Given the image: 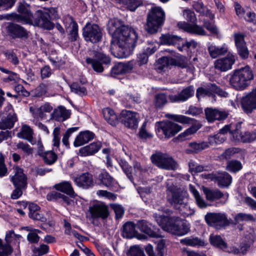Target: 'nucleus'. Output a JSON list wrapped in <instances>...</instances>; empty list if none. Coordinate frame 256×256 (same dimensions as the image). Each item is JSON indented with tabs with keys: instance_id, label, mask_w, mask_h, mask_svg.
<instances>
[{
	"instance_id": "nucleus-1",
	"label": "nucleus",
	"mask_w": 256,
	"mask_h": 256,
	"mask_svg": "<svg viewBox=\"0 0 256 256\" xmlns=\"http://www.w3.org/2000/svg\"><path fill=\"white\" fill-rule=\"evenodd\" d=\"M118 20L112 21L108 27L112 37L110 50L116 57L122 58L129 56L135 47L138 36L134 28L128 26H119Z\"/></svg>"
},
{
	"instance_id": "nucleus-2",
	"label": "nucleus",
	"mask_w": 256,
	"mask_h": 256,
	"mask_svg": "<svg viewBox=\"0 0 256 256\" xmlns=\"http://www.w3.org/2000/svg\"><path fill=\"white\" fill-rule=\"evenodd\" d=\"M154 217L158 225L165 231L178 236H183L190 230L186 222L178 216H168L154 213Z\"/></svg>"
},
{
	"instance_id": "nucleus-3",
	"label": "nucleus",
	"mask_w": 256,
	"mask_h": 256,
	"mask_svg": "<svg viewBox=\"0 0 256 256\" xmlns=\"http://www.w3.org/2000/svg\"><path fill=\"white\" fill-rule=\"evenodd\" d=\"M254 78L253 72L248 66L236 70L230 75L229 82L232 88L238 91H242L250 84Z\"/></svg>"
},
{
	"instance_id": "nucleus-4",
	"label": "nucleus",
	"mask_w": 256,
	"mask_h": 256,
	"mask_svg": "<svg viewBox=\"0 0 256 256\" xmlns=\"http://www.w3.org/2000/svg\"><path fill=\"white\" fill-rule=\"evenodd\" d=\"M165 14L160 7L152 8L147 15V22L145 26L146 30L150 34H155L163 24Z\"/></svg>"
},
{
	"instance_id": "nucleus-5",
	"label": "nucleus",
	"mask_w": 256,
	"mask_h": 256,
	"mask_svg": "<svg viewBox=\"0 0 256 256\" xmlns=\"http://www.w3.org/2000/svg\"><path fill=\"white\" fill-rule=\"evenodd\" d=\"M152 163L158 168L168 170H174L178 167L176 162L169 154L160 152L150 156Z\"/></svg>"
},
{
	"instance_id": "nucleus-6",
	"label": "nucleus",
	"mask_w": 256,
	"mask_h": 256,
	"mask_svg": "<svg viewBox=\"0 0 256 256\" xmlns=\"http://www.w3.org/2000/svg\"><path fill=\"white\" fill-rule=\"evenodd\" d=\"M82 35L86 42L98 43L102 40V30L96 24L88 22L82 28Z\"/></svg>"
},
{
	"instance_id": "nucleus-7",
	"label": "nucleus",
	"mask_w": 256,
	"mask_h": 256,
	"mask_svg": "<svg viewBox=\"0 0 256 256\" xmlns=\"http://www.w3.org/2000/svg\"><path fill=\"white\" fill-rule=\"evenodd\" d=\"M206 224L216 230H220L230 224L226 214L220 212H208L204 216Z\"/></svg>"
},
{
	"instance_id": "nucleus-8",
	"label": "nucleus",
	"mask_w": 256,
	"mask_h": 256,
	"mask_svg": "<svg viewBox=\"0 0 256 256\" xmlns=\"http://www.w3.org/2000/svg\"><path fill=\"white\" fill-rule=\"evenodd\" d=\"M31 23L28 24L37 26L44 29L52 30L54 28V24L51 22V18L47 12L38 10L36 11Z\"/></svg>"
},
{
	"instance_id": "nucleus-9",
	"label": "nucleus",
	"mask_w": 256,
	"mask_h": 256,
	"mask_svg": "<svg viewBox=\"0 0 256 256\" xmlns=\"http://www.w3.org/2000/svg\"><path fill=\"white\" fill-rule=\"evenodd\" d=\"M92 54L93 58H88L86 62L91 64L94 70L98 72H102L104 70L102 64L108 65L110 64V58L105 54L98 51H93Z\"/></svg>"
},
{
	"instance_id": "nucleus-10",
	"label": "nucleus",
	"mask_w": 256,
	"mask_h": 256,
	"mask_svg": "<svg viewBox=\"0 0 256 256\" xmlns=\"http://www.w3.org/2000/svg\"><path fill=\"white\" fill-rule=\"evenodd\" d=\"M17 10L18 14L12 13V19L16 22L28 24L31 23L33 15L31 12L29 5L25 2L18 3Z\"/></svg>"
},
{
	"instance_id": "nucleus-11",
	"label": "nucleus",
	"mask_w": 256,
	"mask_h": 256,
	"mask_svg": "<svg viewBox=\"0 0 256 256\" xmlns=\"http://www.w3.org/2000/svg\"><path fill=\"white\" fill-rule=\"evenodd\" d=\"M168 201L170 205L176 210L185 201L184 192L182 189L174 185L168 188Z\"/></svg>"
},
{
	"instance_id": "nucleus-12",
	"label": "nucleus",
	"mask_w": 256,
	"mask_h": 256,
	"mask_svg": "<svg viewBox=\"0 0 256 256\" xmlns=\"http://www.w3.org/2000/svg\"><path fill=\"white\" fill-rule=\"evenodd\" d=\"M138 116L136 112L123 110L120 112V120L125 126L135 130L138 126Z\"/></svg>"
},
{
	"instance_id": "nucleus-13",
	"label": "nucleus",
	"mask_w": 256,
	"mask_h": 256,
	"mask_svg": "<svg viewBox=\"0 0 256 256\" xmlns=\"http://www.w3.org/2000/svg\"><path fill=\"white\" fill-rule=\"evenodd\" d=\"M240 103L244 112L248 114L256 110V88L243 96Z\"/></svg>"
},
{
	"instance_id": "nucleus-14",
	"label": "nucleus",
	"mask_w": 256,
	"mask_h": 256,
	"mask_svg": "<svg viewBox=\"0 0 256 256\" xmlns=\"http://www.w3.org/2000/svg\"><path fill=\"white\" fill-rule=\"evenodd\" d=\"M182 129V128L180 126L170 121L158 122V132H162L166 138L173 136Z\"/></svg>"
},
{
	"instance_id": "nucleus-15",
	"label": "nucleus",
	"mask_w": 256,
	"mask_h": 256,
	"mask_svg": "<svg viewBox=\"0 0 256 256\" xmlns=\"http://www.w3.org/2000/svg\"><path fill=\"white\" fill-rule=\"evenodd\" d=\"M8 35L13 39H26L28 37V32L22 26L10 22L6 28Z\"/></svg>"
},
{
	"instance_id": "nucleus-16",
	"label": "nucleus",
	"mask_w": 256,
	"mask_h": 256,
	"mask_svg": "<svg viewBox=\"0 0 256 256\" xmlns=\"http://www.w3.org/2000/svg\"><path fill=\"white\" fill-rule=\"evenodd\" d=\"M89 212L94 219L101 218L104 220L110 214L108 206L102 202H98L89 207Z\"/></svg>"
},
{
	"instance_id": "nucleus-17",
	"label": "nucleus",
	"mask_w": 256,
	"mask_h": 256,
	"mask_svg": "<svg viewBox=\"0 0 256 256\" xmlns=\"http://www.w3.org/2000/svg\"><path fill=\"white\" fill-rule=\"evenodd\" d=\"M234 36L238 54L242 59H247L248 58L249 51L244 41V36L240 34H236Z\"/></svg>"
},
{
	"instance_id": "nucleus-18",
	"label": "nucleus",
	"mask_w": 256,
	"mask_h": 256,
	"mask_svg": "<svg viewBox=\"0 0 256 256\" xmlns=\"http://www.w3.org/2000/svg\"><path fill=\"white\" fill-rule=\"evenodd\" d=\"M20 236L14 234L12 230H10L6 232L5 240L6 244H3L2 240L0 239V256H8L12 252V248L10 245L12 241V238H19Z\"/></svg>"
},
{
	"instance_id": "nucleus-19",
	"label": "nucleus",
	"mask_w": 256,
	"mask_h": 256,
	"mask_svg": "<svg viewBox=\"0 0 256 256\" xmlns=\"http://www.w3.org/2000/svg\"><path fill=\"white\" fill-rule=\"evenodd\" d=\"M72 179L78 187L84 189H88L92 188L94 184L93 176L88 172H84L77 176L73 177Z\"/></svg>"
},
{
	"instance_id": "nucleus-20",
	"label": "nucleus",
	"mask_w": 256,
	"mask_h": 256,
	"mask_svg": "<svg viewBox=\"0 0 256 256\" xmlns=\"http://www.w3.org/2000/svg\"><path fill=\"white\" fill-rule=\"evenodd\" d=\"M136 226L137 229L141 232L151 237L158 238L159 236V234L158 232V229L146 220H138L136 224Z\"/></svg>"
},
{
	"instance_id": "nucleus-21",
	"label": "nucleus",
	"mask_w": 256,
	"mask_h": 256,
	"mask_svg": "<svg viewBox=\"0 0 256 256\" xmlns=\"http://www.w3.org/2000/svg\"><path fill=\"white\" fill-rule=\"evenodd\" d=\"M206 118L210 122L215 120H225L228 116V113L226 112L221 111L216 108H207L204 110Z\"/></svg>"
},
{
	"instance_id": "nucleus-22",
	"label": "nucleus",
	"mask_w": 256,
	"mask_h": 256,
	"mask_svg": "<svg viewBox=\"0 0 256 256\" xmlns=\"http://www.w3.org/2000/svg\"><path fill=\"white\" fill-rule=\"evenodd\" d=\"M241 125L240 123L236 124V132H234V140L241 141L244 142H250L256 140V131L244 133L240 132Z\"/></svg>"
},
{
	"instance_id": "nucleus-23",
	"label": "nucleus",
	"mask_w": 256,
	"mask_h": 256,
	"mask_svg": "<svg viewBox=\"0 0 256 256\" xmlns=\"http://www.w3.org/2000/svg\"><path fill=\"white\" fill-rule=\"evenodd\" d=\"M194 94L193 86H190L184 88L177 95L169 96V99L172 102H185L192 97Z\"/></svg>"
},
{
	"instance_id": "nucleus-24",
	"label": "nucleus",
	"mask_w": 256,
	"mask_h": 256,
	"mask_svg": "<svg viewBox=\"0 0 256 256\" xmlns=\"http://www.w3.org/2000/svg\"><path fill=\"white\" fill-rule=\"evenodd\" d=\"M235 62L233 56H228L226 57L218 59L214 62V68L222 72H226L232 68Z\"/></svg>"
},
{
	"instance_id": "nucleus-25",
	"label": "nucleus",
	"mask_w": 256,
	"mask_h": 256,
	"mask_svg": "<svg viewBox=\"0 0 256 256\" xmlns=\"http://www.w3.org/2000/svg\"><path fill=\"white\" fill-rule=\"evenodd\" d=\"M178 28L190 34L200 36L206 35V32L202 27L197 24H191L185 22H180L177 24Z\"/></svg>"
},
{
	"instance_id": "nucleus-26",
	"label": "nucleus",
	"mask_w": 256,
	"mask_h": 256,
	"mask_svg": "<svg viewBox=\"0 0 256 256\" xmlns=\"http://www.w3.org/2000/svg\"><path fill=\"white\" fill-rule=\"evenodd\" d=\"M15 170V174L12 178L14 186L26 188L27 184L26 177L24 174L23 170L17 166Z\"/></svg>"
},
{
	"instance_id": "nucleus-27",
	"label": "nucleus",
	"mask_w": 256,
	"mask_h": 256,
	"mask_svg": "<svg viewBox=\"0 0 256 256\" xmlns=\"http://www.w3.org/2000/svg\"><path fill=\"white\" fill-rule=\"evenodd\" d=\"M54 188L57 190L62 192L71 198H74L76 196L74 188L70 182L68 181H63L58 184H56Z\"/></svg>"
},
{
	"instance_id": "nucleus-28",
	"label": "nucleus",
	"mask_w": 256,
	"mask_h": 256,
	"mask_svg": "<svg viewBox=\"0 0 256 256\" xmlns=\"http://www.w3.org/2000/svg\"><path fill=\"white\" fill-rule=\"evenodd\" d=\"M208 50L210 56L212 58H216L226 54L228 48L226 46L219 47L212 44H208Z\"/></svg>"
},
{
	"instance_id": "nucleus-29",
	"label": "nucleus",
	"mask_w": 256,
	"mask_h": 256,
	"mask_svg": "<svg viewBox=\"0 0 256 256\" xmlns=\"http://www.w3.org/2000/svg\"><path fill=\"white\" fill-rule=\"evenodd\" d=\"M100 184L112 190L116 184L115 180L106 172L100 174L98 178Z\"/></svg>"
},
{
	"instance_id": "nucleus-30",
	"label": "nucleus",
	"mask_w": 256,
	"mask_h": 256,
	"mask_svg": "<svg viewBox=\"0 0 256 256\" xmlns=\"http://www.w3.org/2000/svg\"><path fill=\"white\" fill-rule=\"evenodd\" d=\"M70 112L69 110L66 109L64 106H59L57 109H55L52 114V118L58 122H63L68 118L70 116Z\"/></svg>"
},
{
	"instance_id": "nucleus-31",
	"label": "nucleus",
	"mask_w": 256,
	"mask_h": 256,
	"mask_svg": "<svg viewBox=\"0 0 256 256\" xmlns=\"http://www.w3.org/2000/svg\"><path fill=\"white\" fill-rule=\"evenodd\" d=\"M94 138V134L90 131H84L81 132L76 138L74 144L76 147L82 146L89 141L92 140Z\"/></svg>"
},
{
	"instance_id": "nucleus-32",
	"label": "nucleus",
	"mask_w": 256,
	"mask_h": 256,
	"mask_svg": "<svg viewBox=\"0 0 256 256\" xmlns=\"http://www.w3.org/2000/svg\"><path fill=\"white\" fill-rule=\"evenodd\" d=\"M64 23H68L72 26V30L70 32L69 40L71 42L76 41L78 38V26L77 23L74 20L71 16H67L64 20Z\"/></svg>"
},
{
	"instance_id": "nucleus-33",
	"label": "nucleus",
	"mask_w": 256,
	"mask_h": 256,
	"mask_svg": "<svg viewBox=\"0 0 256 256\" xmlns=\"http://www.w3.org/2000/svg\"><path fill=\"white\" fill-rule=\"evenodd\" d=\"M100 147L101 144L100 142H92L80 148L79 154L84 156L92 155L98 152Z\"/></svg>"
},
{
	"instance_id": "nucleus-34",
	"label": "nucleus",
	"mask_w": 256,
	"mask_h": 256,
	"mask_svg": "<svg viewBox=\"0 0 256 256\" xmlns=\"http://www.w3.org/2000/svg\"><path fill=\"white\" fill-rule=\"evenodd\" d=\"M216 182L219 187L228 188L232 182V178L227 172H218L217 174Z\"/></svg>"
},
{
	"instance_id": "nucleus-35",
	"label": "nucleus",
	"mask_w": 256,
	"mask_h": 256,
	"mask_svg": "<svg viewBox=\"0 0 256 256\" xmlns=\"http://www.w3.org/2000/svg\"><path fill=\"white\" fill-rule=\"evenodd\" d=\"M136 224L131 222H126L123 226L122 236L128 238H132L137 235Z\"/></svg>"
},
{
	"instance_id": "nucleus-36",
	"label": "nucleus",
	"mask_w": 256,
	"mask_h": 256,
	"mask_svg": "<svg viewBox=\"0 0 256 256\" xmlns=\"http://www.w3.org/2000/svg\"><path fill=\"white\" fill-rule=\"evenodd\" d=\"M52 110V106L48 102H46L38 108L30 107V111L34 118H42L44 112H50Z\"/></svg>"
},
{
	"instance_id": "nucleus-37",
	"label": "nucleus",
	"mask_w": 256,
	"mask_h": 256,
	"mask_svg": "<svg viewBox=\"0 0 256 256\" xmlns=\"http://www.w3.org/2000/svg\"><path fill=\"white\" fill-rule=\"evenodd\" d=\"M203 192L206 195L207 200L213 202L216 200L221 198L224 194L218 189L212 190L208 188L204 187Z\"/></svg>"
},
{
	"instance_id": "nucleus-38",
	"label": "nucleus",
	"mask_w": 256,
	"mask_h": 256,
	"mask_svg": "<svg viewBox=\"0 0 256 256\" xmlns=\"http://www.w3.org/2000/svg\"><path fill=\"white\" fill-rule=\"evenodd\" d=\"M16 120L17 116L16 114H9L6 118L0 121V130L10 129L14 126Z\"/></svg>"
},
{
	"instance_id": "nucleus-39",
	"label": "nucleus",
	"mask_w": 256,
	"mask_h": 256,
	"mask_svg": "<svg viewBox=\"0 0 256 256\" xmlns=\"http://www.w3.org/2000/svg\"><path fill=\"white\" fill-rule=\"evenodd\" d=\"M102 114L105 120L112 126H116L118 118L114 111L110 108H104Z\"/></svg>"
},
{
	"instance_id": "nucleus-40",
	"label": "nucleus",
	"mask_w": 256,
	"mask_h": 256,
	"mask_svg": "<svg viewBox=\"0 0 256 256\" xmlns=\"http://www.w3.org/2000/svg\"><path fill=\"white\" fill-rule=\"evenodd\" d=\"M206 96H215L213 94V84H208L206 88L199 87L196 92V96L199 100L201 97Z\"/></svg>"
},
{
	"instance_id": "nucleus-41",
	"label": "nucleus",
	"mask_w": 256,
	"mask_h": 256,
	"mask_svg": "<svg viewBox=\"0 0 256 256\" xmlns=\"http://www.w3.org/2000/svg\"><path fill=\"white\" fill-rule=\"evenodd\" d=\"M192 6L194 10L197 12L200 13L201 15L207 16L211 19L214 18V15L210 12L207 8L204 5L202 2L200 1L194 2Z\"/></svg>"
},
{
	"instance_id": "nucleus-42",
	"label": "nucleus",
	"mask_w": 256,
	"mask_h": 256,
	"mask_svg": "<svg viewBox=\"0 0 256 256\" xmlns=\"http://www.w3.org/2000/svg\"><path fill=\"white\" fill-rule=\"evenodd\" d=\"M176 210L182 216L186 218L192 216L195 213V210L192 208L186 202L183 203Z\"/></svg>"
},
{
	"instance_id": "nucleus-43",
	"label": "nucleus",
	"mask_w": 256,
	"mask_h": 256,
	"mask_svg": "<svg viewBox=\"0 0 256 256\" xmlns=\"http://www.w3.org/2000/svg\"><path fill=\"white\" fill-rule=\"evenodd\" d=\"M256 218L251 214L240 212L234 218V224H236L242 222H255Z\"/></svg>"
},
{
	"instance_id": "nucleus-44",
	"label": "nucleus",
	"mask_w": 256,
	"mask_h": 256,
	"mask_svg": "<svg viewBox=\"0 0 256 256\" xmlns=\"http://www.w3.org/2000/svg\"><path fill=\"white\" fill-rule=\"evenodd\" d=\"M118 3L122 4L130 11L135 10L142 2L138 0H115Z\"/></svg>"
},
{
	"instance_id": "nucleus-45",
	"label": "nucleus",
	"mask_w": 256,
	"mask_h": 256,
	"mask_svg": "<svg viewBox=\"0 0 256 256\" xmlns=\"http://www.w3.org/2000/svg\"><path fill=\"white\" fill-rule=\"evenodd\" d=\"M170 60L171 66H177L182 68H186L188 65L187 58L182 56H177L176 58H171Z\"/></svg>"
},
{
	"instance_id": "nucleus-46",
	"label": "nucleus",
	"mask_w": 256,
	"mask_h": 256,
	"mask_svg": "<svg viewBox=\"0 0 256 256\" xmlns=\"http://www.w3.org/2000/svg\"><path fill=\"white\" fill-rule=\"evenodd\" d=\"M44 162L48 165H51L56 162L58 159L57 154L54 152L50 150L44 152L41 156Z\"/></svg>"
},
{
	"instance_id": "nucleus-47",
	"label": "nucleus",
	"mask_w": 256,
	"mask_h": 256,
	"mask_svg": "<svg viewBox=\"0 0 256 256\" xmlns=\"http://www.w3.org/2000/svg\"><path fill=\"white\" fill-rule=\"evenodd\" d=\"M167 102V96L166 94L159 93L155 95L154 104L156 108H162Z\"/></svg>"
},
{
	"instance_id": "nucleus-48",
	"label": "nucleus",
	"mask_w": 256,
	"mask_h": 256,
	"mask_svg": "<svg viewBox=\"0 0 256 256\" xmlns=\"http://www.w3.org/2000/svg\"><path fill=\"white\" fill-rule=\"evenodd\" d=\"M242 168V163L237 160H231L226 162V170L232 172H236Z\"/></svg>"
},
{
	"instance_id": "nucleus-49",
	"label": "nucleus",
	"mask_w": 256,
	"mask_h": 256,
	"mask_svg": "<svg viewBox=\"0 0 256 256\" xmlns=\"http://www.w3.org/2000/svg\"><path fill=\"white\" fill-rule=\"evenodd\" d=\"M18 136L22 138L30 140L32 137V130L28 126L23 125L21 128V132L18 134Z\"/></svg>"
},
{
	"instance_id": "nucleus-50",
	"label": "nucleus",
	"mask_w": 256,
	"mask_h": 256,
	"mask_svg": "<svg viewBox=\"0 0 256 256\" xmlns=\"http://www.w3.org/2000/svg\"><path fill=\"white\" fill-rule=\"evenodd\" d=\"M200 128V126L199 124L192 126L186 130L184 132L179 134L177 138L180 141L184 140L188 138V136L196 132Z\"/></svg>"
},
{
	"instance_id": "nucleus-51",
	"label": "nucleus",
	"mask_w": 256,
	"mask_h": 256,
	"mask_svg": "<svg viewBox=\"0 0 256 256\" xmlns=\"http://www.w3.org/2000/svg\"><path fill=\"white\" fill-rule=\"evenodd\" d=\"M208 144L206 142H192L188 144V146L192 149L194 152H198L208 147Z\"/></svg>"
},
{
	"instance_id": "nucleus-52",
	"label": "nucleus",
	"mask_w": 256,
	"mask_h": 256,
	"mask_svg": "<svg viewBox=\"0 0 256 256\" xmlns=\"http://www.w3.org/2000/svg\"><path fill=\"white\" fill-rule=\"evenodd\" d=\"M211 244L223 250L226 248L227 244L220 236H211L210 238Z\"/></svg>"
},
{
	"instance_id": "nucleus-53",
	"label": "nucleus",
	"mask_w": 256,
	"mask_h": 256,
	"mask_svg": "<svg viewBox=\"0 0 256 256\" xmlns=\"http://www.w3.org/2000/svg\"><path fill=\"white\" fill-rule=\"evenodd\" d=\"M171 57L163 56L158 60L156 68L160 71H164L169 66H171L170 62Z\"/></svg>"
},
{
	"instance_id": "nucleus-54",
	"label": "nucleus",
	"mask_w": 256,
	"mask_h": 256,
	"mask_svg": "<svg viewBox=\"0 0 256 256\" xmlns=\"http://www.w3.org/2000/svg\"><path fill=\"white\" fill-rule=\"evenodd\" d=\"M182 244L190 246H202L204 245V242L200 240L198 238H186L180 240Z\"/></svg>"
},
{
	"instance_id": "nucleus-55",
	"label": "nucleus",
	"mask_w": 256,
	"mask_h": 256,
	"mask_svg": "<svg viewBox=\"0 0 256 256\" xmlns=\"http://www.w3.org/2000/svg\"><path fill=\"white\" fill-rule=\"evenodd\" d=\"M226 138L222 136L220 133L214 136H210L208 138V144L210 146H216L224 142Z\"/></svg>"
},
{
	"instance_id": "nucleus-56",
	"label": "nucleus",
	"mask_w": 256,
	"mask_h": 256,
	"mask_svg": "<svg viewBox=\"0 0 256 256\" xmlns=\"http://www.w3.org/2000/svg\"><path fill=\"white\" fill-rule=\"evenodd\" d=\"M180 40V37L174 35L166 34L162 36L163 42L168 45H174Z\"/></svg>"
},
{
	"instance_id": "nucleus-57",
	"label": "nucleus",
	"mask_w": 256,
	"mask_h": 256,
	"mask_svg": "<svg viewBox=\"0 0 256 256\" xmlns=\"http://www.w3.org/2000/svg\"><path fill=\"white\" fill-rule=\"evenodd\" d=\"M72 92L80 96H86L87 94L86 88L76 82H74L70 86Z\"/></svg>"
},
{
	"instance_id": "nucleus-58",
	"label": "nucleus",
	"mask_w": 256,
	"mask_h": 256,
	"mask_svg": "<svg viewBox=\"0 0 256 256\" xmlns=\"http://www.w3.org/2000/svg\"><path fill=\"white\" fill-rule=\"evenodd\" d=\"M236 132V124H230L226 125L224 127H223L220 130L219 132L220 134H227L228 132H230V134L231 135V139L234 140V132Z\"/></svg>"
},
{
	"instance_id": "nucleus-59",
	"label": "nucleus",
	"mask_w": 256,
	"mask_h": 256,
	"mask_svg": "<svg viewBox=\"0 0 256 256\" xmlns=\"http://www.w3.org/2000/svg\"><path fill=\"white\" fill-rule=\"evenodd\" d=\"M168 116L172 118L176 122L184 124H192L194 120V119L184 116L170 115V116H169V114H168Z\"/></svg>"
},
{
	"instance_id": "nucleus-60",
	"label": "nucleus",
	"mask_w": 256,
	"mask_h": 256,
	"mask_svg": "<svg viewBox=\"0 0 256 256\" xmlns=\"http://www.w3.org/2000/svg\"><path fill=\"white\" fill-rule=\"evenodd\" d=\"M49 247L48 245L42 244L38 248H33V252L36 256H41L48 252Z\"/></svg>"
},
{
	"instance_id": "nucleus-61",
	"label": "nucleus",
	"mask_w": 256,
	"mask_h": 256,
	"mask_svg": "<svg viewBox=\"0 0 256 256\" xmlns=\"http://www.w3.org/2000/svg\"><path fill=\"white\" fill-rule=\"evenodd\" d=\"M4 54L10 62L14 65L19 63L18 59L16 54L12 50H7L4 52Z\"/></svg>"
},
{
	"instance_id": "nucleus-62",
	"label": "nucleus",
	"mask_w": 256,
	"mask_h": 256,
	"mask_svg": "<svg viewBox=\"0 0 256 256\" xmlns=\"http://www.w3.org/2000/svg\"><path fill=\"white\" fill-rule=\"evenodd\" d=\"M78 129V127H74L68 128L63 136L62 140V144L66 147H69L68 138L72 132H76Z\"/></svg>"
},
{
	"instance_id": "nucleus-63",
	"label": "nucleus",
	"mask_w": 256,
	"mask_h": 256,
	"mask_svg": "<svg viewBox=\"0 0 256 256\" xmlns=\"http://www.w3.org/2000/svg\"><path fill=\"white\" fill-rule=\"evenodd\" d=\"M238 152V149L236 148H228L221 154L220 158L222 159L228 160Z\"/></svg>"
},
{
	"instance_id": "nucleus-64",
	"label": "nucleus",
	"mask_w": 256,
	"mask_h": 256,
	"mask_svg": "<svg viewBox=\"0 0 256 256\" xmlns=\"http://www.w3.org/2000/svg\"><path fill=\"white\" fill-rule=\"evenodd\" d=\"M18 148L22 150L26 155H30L32 154L33 149L27 143L20 142L17 144Z\"/></svg>"
}]
</instances>
